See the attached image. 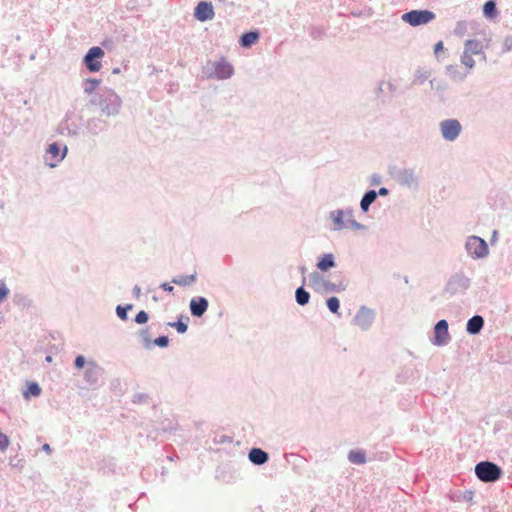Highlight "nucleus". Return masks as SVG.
I'll list each match as a JSON object with an SVG mask.
<instances>
[{
	"instance_id": "27",
	"label": "nucleus",
	"mask_w": 512,
	"mask_h": 512,
	"mask_svg": "<svg viewBox=\"0 0 512 512\" xmlns=\"http://www.w3.org/2000/svg\"><path fill=\"white\" fill-rule=\"evenodd\" d=\"M258 38L259 33L257 31L246 32L240 37V44L242 47H250Z\"/></svg>"
},
{
	"instance_id": "14",
	"label": "nucleus",
	"mask_w": 512,
	"mask_h": 512,
	"mask_svg": "<svg viewBox=\"0 0 512 512\" xmlns=\"http://www.w3.org/2000/svg\"><path fill=\"white\" fill-rule=\"evenodd\" d=\"M451 340L448 332V322L445 319L438 321L434 327L433 344L436 346H445Z\"/></svg>"
},
{
	"instance_id": "56",
	"label": "nucleus",
	"mask_w": 512,
	"mask_h": 512,
	"mask_svg": "<svg viewBox=\"0 0 512 512\" xmlns=\"http://www.w3.org/2000/svg\"><path fill=\"white\" fill-rule=\"evenodd\" d=\"M373 182H374V183H377V182H378V179L374 178V179H373Z\"/></svg>"
},
{
	"instance_id": "41",
	"label": "nucleus",
	"mask_w": 512,
	"mask_h": 512,
	"mask_svg": "<svg viewBox=\"0 0 512 512\" xmlns=\"http://www.w3.org/2000/svg\"><path fill=\"white\" fill-rule=\"evenodd\" d=\"M9 292L10 291L4 281L0 280V303L7 298Z\"/></svg>"
},
{
	"instance_id": "51",
	"label": "nucleus",
	"mask_w": 512,
	"mask_h": 512,
	"mask_svg": "<svg viewBox=\"0 0 512 512\" xmlns=\"http://www.w3.org/2000/svg\"><path fill=\"white\" fill-rule=\"evenodd\" d=\"M42 450L44 452H46L47 454H51L52 453V449H51L50 445L47 444V443L42 446Z\"/></svg>"
},
{
	"instance_id": "25",
	"label": "nucleus",
	"mask_w": 512,
	"mask_h": 512,
	"mask_svg": "<svg viewBox=\"0 0 512 512\" xmlns=\"http://www.w3.org/2000/svg\"><path fill=\"white\" fill-rule=\"evenodd\" d=\"M376 198H377V191H375V190L367 191L363 195V197L360 201V208H361L362 212H364V213L368 212L371 204L376 200Z\"/></svg>"
},
{
	"instance_id": "33",
	"label": "nucleus",
	"mask_w": 512,
	"mask_h": 512,
	"mask_svg": "<svg viewBox=\"0 0 512 512\" xmlns=\"http://www.w3.org/2000/svg\"><path fill=\"white\" fill-rule=\"evenodd\" d=\"M41 394L40 386L33 382L30 383L27 389L24 391L23 396L28 399L30 396L38 397Z\"/></svg>"
},
{
	"instance_id": "53",
	"label": "nucleus",
	"mask_w": 512,
	"mask_h": 512,
	"mask_svg": "<svg viewBox=\"0 0 512 512\" xmlns=\"http://www.w3.org/2000/svg\"><path fill=\"white\" fill-rule=\"evenodd\" d=\"M120 72V69L119 68H115L113 69V74H118Z\"/></svg>"
},
{
	"instance_id": "28",
	"label": "nucleus",
	"mask_w": 512,
	"mask_h": 512,
	"mask_svg": "<svg viewBox=\"0 0 512 512\" xmlns=\"http://www.w3.org/2000/svg\"><path fill=\"white\" fill-rule=\"evenodd\" d=\"M446 74L454 81H464L468 73L462 74L457 65L446 66Z\"/></svg>"
},
{
	"instance_id": "5",
	"label": "nucleus",
	"mask_w": 512,
	"mask_h": 512,
	"mask_svg": "<svg viewBox=\"0 0 512 512\" xmlns=\"http://www.w3.org/2000/svg\"><path fill=\"white\" fill-rule=\"evenodd\" d=\"M442 138L447 142H454L462 133V125L458 119L448 118L439 123Z\"/></svg>"
},
{
	"instance_id": "30",
	"label": "nucleus",
	"mask_w": 512,
	"mask_h": 512,
	"mask_svg": "<svg viewBox=\"0 0 512 512\" xmlns=\"http://www.w3.org/2000/svg\"><path fill=\"white\" fill-rule=\"evenodd\" d=\"M196 281V274L180 275L172 279V283L179 286H189Z\"/></svg>"
},
{
	"instance_id": "24",
	"label": "nucleus",
	"mask_w": 512,
	"mask_h": 512,
	"mask_svg": "<svg viewBox=\"0 0 512 512\" xmlns=\"http://www.w3.org/2000/svg\"><path fill=\"white\" fill-rule=\"evenodd\" d=\"M346 223L354 230H363L365 226L354 219V210L351 207L342 209Z\"/></svg>"
},
{
	"instance_id": "38",
	"label": "nucleus",
	"mask_w": 512,
	"mask_h": 512,
	"mask_svg": "<svg viewBox=\"0 0 512 512\" xmlns=\"http://www.w3.org/2000/svg\"><path fill=\"white\" fill-rule=\"evenodd\" d=\"M140 337L142 339L143 346L146 349H151L152 346H153V342L150 339L149 332H148L147 329H143V330L140 331Z\"/></svg>"
},
{
	"instance_id": "22",
	"label": "nucleus",
	"mask_w": 512,
	"mask_h": 512,
	"mask_svg": "<svg viewBox=\"0 0 512 512\" xmlns=\"http://www.w3.org/2000/svg\"><path fill=\"white\" fill-rule=\"evenodd\" d=\"M248 458L255 465H263L268 461L269 455L260 448H252L249 451Z\"/></svg>"
},
{
	"instance_id": "54",
	"label": "nucleus",
	"mask_w": 512,
	"mask_h": 512,
	"mask_svg": "<svg viewBox=\"0 0 512 512\" xmlns=\"http://www.w3.org/2000/svg\"><path fill=\"white\" fill-rule=\"evenodd\" d=\"M51 360H52V357H51V356H47V357H46V361H47V362H50Z\"/></svg>"
},
{
	"instance_id": "12",
	"label": "nucleus",
	"mask_w": 512,
	"mask_h": 512,
	"mask_svg": "<svg viewBox=\"0 0 512 512\" xmlns=\"http://www.w3.org/2000/svg\"><path fill=\"white\" fill-rule=\"evenodd\" d=\"M395 177L401 186L409 189H417L419 185L418 177L415 174V171L411 168H403L399 170Z\"/></svg>"
},
{
	"instance_id": "32",
	"label": "nucleus",
	"mask_w": 512,
	"mask_h": 512,
	"mask_svg": "<svg viewBox=\"0 0 512 512\" xmlns=\"http://www.w3.org/2000/svg\"><path fill=\"white\" fill-rule=\"evenodd\" d=\"M460 62L469 70H472L475 67V60L473 59V55L464 49L460 57Z\"/></svg>"
},
{
	"instance_id": "17",
	"label": "nucleus",
	"mask_w": 512,
	"mask_h": 512,
	"mask_svg": "<svg viewBox=\"0 0 512 512\" xmlns=\"http://www.w3.org/2000/svg\"><path fill=\"white\" fill-rule=\"evenodd\" d=\"M209 303L205 297L197 296L190 301V312L192 316L201 317L208 309Z\"/></svg>"
},
{
	"instance_id": "36",
	"label": "nucleus",
	"mask_w": 512,
	"mask_h": 512,
	"mask_svg": "<svg viewBox=\"0 0 512 512\" xmlns=\"http://www.w3.org/2000/svg\"><path fill=\"white\" fill-rule=\"evenodd\" d=\"M132 308V304H127L125 306L118 305L116 307V314L121 320L126 321L128 319L127 311L131 310Z\"/></svg>"
},
{
	"instance_id": "47",
	"label": "nucleus",
	"mask_w": 512,
	"mask_h": 512,
	"mask_svg": "<svg viewBox=\"0 0 512 512\" xmlns=\"http://www.w3.org/2000/svg\"><path fill=\"white\" fill-rule=\"evenodd\" d=\"M444 45L442 41H439L434 46V53L437 55L439 52L443 51Z\"/></svg>"
},
{
	"instance_id": "4",
	"label": "nucleus",
	"mask_w": 512,
	"mask_h": 512,
	"mask_svg": "<svg viewBox=\"0 0 512 512\" xmlns=\"http://www.w3.org/2000/svg\"><path fill=\"white\" fill-rule=\"evenodd\" d=\"M465 250L473 259H483L489 254V248L484 239L478 236H469L465 242Z\"/></svg>"
},
{
	"instance_id": "9",
	"label": "nucleus",
	"mask_w": 512,
	"mask_h": 512,
	"mask_svg": "<svg viewBox=\"0 0 512 512\" xmlns=\"http://www.w3.org/2000/svg\"><path fill=\"white\" fill-rule=\"evenodd\" d=\"M105 52L101 47L94 46L88 50L83 58V63L90 72H98L101 67V59L104 57Z\"/></svg>"
},
{
	"instance_id": "40",
	"label": "nucleus",
	"mask_w": 512,
	"mask_h": 512,
	"mask_svg": "<svg viewBox=\"0 0 512 512\" xmlns=\"http://www.w3.org/2000/svg\"><path fill=\"white\" fill-rule=\"evenodd\" d=\"M10 445L9 437L0 432V452H4Z\"/></svg>"
},
{
	"instance_id": "10",
	"label": "nucleus",
	"mask_w": 512,
	"mask_h": 512,
	"mask_svg": "<svg viewBox=\"0 0 512 512\" xmlns=\"http://www.w3.org/2000/svg\"><path fill=\"white\" fill-rule=\"evenodd\" d=\"M374 320H375L374 310H372L366 306H361L359 308V310L357 311V313L353 319V322L361 330L366 331L372 326Z\"/></svg>"
},
{
	"instance_id": "23",
	"label": "nucleus",
	"mask_w": 512,
	"mask_h": 512,
	"mask_svg": "<svg viewBox=\"0 0 512 512\" xmlns=\"http://www.w3.org/2000/svg\"><path fill=\"white\" fill-rule=\"evenodd\" d=\"M100 82H101L100 80L94 79V78H87V79L83 80L82 89H83L84 93L86 95L90 96V98H91L98 91Z\"/></svg>"
},
{
	"instance_id": "46",
	"label": "nucleus",
	"mask_w": 512,
	"mask_h": 512,
	"mask_svg": "<svg viewBox=\"0 0 512 512\" xmlns=\"http://www.w3.org/2000/svg\"><path fill=\"white\" fill-rule=\"evenodd\" d=\"M84 365H85V358H84V356H82V355L77 356L76 359H75V367L77 369H81V368H83Z\"/></svg>"
},
{
	"instance_id": "1",
	"label": "nucleus",
	"mask_w": 512,
	"mask_h": 512,
	"mask_svg": "<svg viewBox=\"0 0 512 512\" xmlns=\"http://www.w3.org/2000/svg\"><path fill=\"white\" fill-rule=\"evenodd\" d=\"M89 103L106 117L118 116L123 105L122 98L113 89L108 87L98 89L96 94L89 99Z\"/></svg>"
},
{
	"instance_id": "7",
	"label": "nucleus",
	"mask_w": 512,
	"mask_h": 512,
	"mask_svg": "<svg viewBox=\"0 0 512 512\" xmlns=\"http://www.w3.org/2000/svg\"><path fill=\"white\" fill-rule=\"evenodd\" d=\"M470 278L463 272L455 273L448 280L445 291L451 295L463 294L470 286Z\"/></svg>"
},
{
	"instance_id": "20",
	"label": "nucleus",
	"mask_w": 512,
	"mask_h": 512,
	"mask_svg": "<svg viewBox=\"0 0 512 512\" xmlns=\"http://www.w3.org/2000/svg\"><path fill=\"white\" fill-rule=\"evenodd\" d=\"M484 327V318L481 315H474L466 324V331L470 335H477Z\"/></svg>"
},
{
	"instance_id": "16",
	"label": "nucleus",
	"mask_w": 512,
	"mask_h": 512,
	"mask_svg": "<svg viewBox=\"0 0 512 512\" xmlns=\"http://www.w3.org/2000/svg\"><path fill=\"white\" fill-rule=\"evenodd\" d=\"M85 128L88 134L96 136L107 130L108 123L100 117H92L86 121Z\"/></svg>"
},
{
	"instance_id": "35",
	"label": "nucleus",
	"mask_w": 512,
	"mask_h": 512,
	"mask_svg": "<svg viewBox=\"0 0 512 512\" xmlns=\"http://www.w3.org/2000/svg\"><path fill=\"white\" fill-rule=\"evenodd\" d=\"M63 128L67 130V134L70 136H76L79 133V127L70 124V116L68 114L63 122Z\"/></svg>"
},
{
	"instance_id": "2",
	"label": "nucleus",
	"mask_w": 512,
	"mask_h": 512,
	"mask_svg": "<svg viewBox=\"0 0 512 512\" xmlns=\"http://www.w3.org/2000/svg\"><path fill=\"white\" fill-rule=\"evenodd\" d=\"M204 72L208 78L226 80L233 76L234 68L230 62L222 57L218 61L208 62Z\"/></svg>"
},
{
	"instance_id": "49",
	"label": "nucleus",
	"mask_w": 512,
	"mask_h": 512,
	"mask_svg": "<svg viewBox=\"0 0 512 512\" xmlns=\"http://www.w3.org/2000/svg\"><path fill=\"white\" fill-rule=\"evenodd\" d=\"M133 295L137 299L140 297V295H141V288H140V286H138V285L134 286V288H133Z\"/></svg>"
},
{
	"instance_id": "26",
	"label": "nucleus",
	"mask_w": 512,
	"mask_h": 512,
	"mask_svg": "<svg viewBox=\"0 0 512 512\" xmlns=\"http://www.w3.org/2000/svg\"><path fill=\"white\" fill-rule=\"evenodd\" d=\"M472 24H473V22H470L467 20L458 21L453 30V34L457 37L465 36L468 33V30L472 26Z\"/></svg>"
},
{
	"instance_id": "45",
	"label": "nucleus",
	"mask_w": 512,
	"mask_h": 512,
	"mask_svg": "<svg viewBox=\"0 0 512 512\" xmlns=\"http://www.w3.org/2000/svg\"><path fill=\"white\" fill-rule=\"evenodd\" d=\"M427 78H428V74H427L426 71H420V70L417 71L416 81L419 84H423L426 81Z\"/></svg>"
},
{
	"instance_id": "29",
	"label": "nucleus",
	"mask_w": 512,
	"mask_h": 512,
	"mask_svg": "<svg viewBox=\"0 0 512 512\" xmlns=\"http://www.w3.org/2000/svg\"><path fill=\"white\" fill-rule=\"evenodd\" d=\"M348 459L353 464L361 465L366 462V455L362 450H351L348 454Z\"/></svg>"
},
{
	"instance_id": "50",
	"label": "nucleus",
	"mask_w": 512,
	"mask_h": 512,
	"mask_svg": "<svg viewBox=\"0 0 512 512\" xmlns=\"http://www.w3.org/2000/svg\"><path fill=\"white\" fill-rule=\"evenodd\" d=\"M388 194H389V190L386 187H381L377 192V196L378 195L387 196Z\"/></svg>"
},
{
	"instance_id": "19",
	"label": "nucleus",
	"mask_w": 512,
	"mask_h": 512,
	"mask_svg": "<svg viewBox=\"0 0 512 512\" xmlns=\"http://www.w3.org/2000/svg\"><path fill=\"white\" fill-rule=\"evenodd\" d=\"M329 218L332 220V231H341L349 227L344 219V213H342V209H336L329 213Z\"/></svg>"
},
{
	"instance_id": "48",
	"label": "nucleus",
	"mask_w": 512,
	"mask_h": 512,
	"mask_svg": "<svg viewBox=\"0 0 512 512\" xmlns=\"http://www.w3.org/2000/svg\"><path fill=\"white\" fill-rule=\"evenodd\" d=\"M160 288L169 293H171L174 290L173 286L167 282L162 283L160 285Z\"/></svg>"
},
{
	"instance_id": "31",
	"label": "nucleus",
	"mask_w": 512,
	"mask_h": 512,
	"mask_svg": "<svg viewBox=\"0 0 512 512\" xmlns=\"http://www.w3.org/2000/svg\"><path fill=\"white\" fill-rule=\"evenodd\" d=\"M295 298L299 305L304 306L309 302L310 294L303 287H299L296 289Z\"/></svg>"
},
{
	"instance_id": "15",
	"label": "nucleus",
	"mask_w": 512,
	"mask_h": 512,
	"mask_svg": "<svg viewBox=\"0 0 512 512\" xmlns=\"http://www.w3.org/2000/svg\"><path fill=\"white\" fill-rule=\"evenodd\" d=\"M194 16L200 22L212 20L215 16L212 3L206 1L199 2L195 8Z\"/></svg>"
},
{
	"instance_id": "34",
	"label": "nucleus",
	"mask_w": 512,
	"mask_h": 512,
	"mask_svg": "<svg viewBox=\"0 0 512 512\" xmlns=\"http://www.w3.org/2000/svg\"><path fill=\"white\" fill-rule=\"evenodd\" d=\"M483 13L486 17L493 18L497 15L496 4L489 0L483 6Z\"/></svg>"
},
{
	"instance_id": "18",
	"label": "nucleus",
	"mask_w": 512,
	"mask_h": 512,
	"mask_svg": "<svg viewBox=\"0 0 512 512\" xmlns=\"http://www.w3.org/2000/svg\"><path fill=\"white\" fill-rule=\"evenodd\" d=\"M101 373V368L94 362L88 361L87 368L84 373V380L90 386L96 385Z\"/></svg>"
},
{
	"instance_id": "37",
	"label": "nucleus",
	"mask_w": 512,
	"mask_h": 512,
	"mask_svg": "<svg viewBox=\"0 0 512 512\" xmlns=\"http://www.w3.org/2000/svg\"><path fill=\"white\" fill-rule=\"evenodd\" d=\"M327 308L334 314L338 313L340 301L337 297H330L326 301Z\"/></svg>"
},
{
	"instance_id": "3",
	"label": "nucleus",
	"mask_w": 512,
	"mask_h": 512,
	"mask_svg": "<svg viewBox=\"0 0 512 512\" xmlns=\"http://www.w3.org/2000/svg\"><path fill=\"white\" fill-rule=\"evenodd\" d=\"M502 473V469L493 462L482 461L475 466V474L482 482H495L500 479Z\"/></svg>"
},
{
	"instance_id": "42",
	"label": "nucleus",
	"mask_w": 512,
	"mask_h": 512,
	"mask_svg": "<svg viewBox=\"0 0 512 512\" xmlns=\"http://www.w3.org/2000/svg\"><path fill=\"white\" fill-rule=\"evenodd\" d=\"M149 319L148 314L145 311H140L135 317V322L137 324H145Z\"/></svg>"
},
{
	"instance_id": "39",
	"label": "nucleus",
	"mask_w": 512,
	"mask_h": 512,
	"mask_svg": "<svg viewBox=\"0 0 512 512\" xmlns=\"http://www.w3.org/2000/svg\"><path fill=\"white\" fill-rule=\"evenodd\" d=\"M169 326L176 328L177 332L181 334L185 333L188 329L187 324L181 320H178L177 322H171L169 323Z\"/></svg>"
},
{
	"instance_id": "8",
	"label": "nucleus",
	"mask_w": 512,
	"mask_h": 512,
	"mask_svg": "<svg viewBox=\"0 0 512 512\" xmlns=\"http://www.w3.org/2000/svg\"><path fill=\"white\" fill-rule=\"evenodd\" d=\"M309 280L317 291L323 290L324 292L340 293L346 289L345 285L342 283H333L329 280H325L317 272L311 273Z\"/></svg>"
},
{
	"instance_id": "21",
	"label": "nucleus",
	"mask_w": 512,
	"mask_h": 512,
	"mask_svg": "<svg viewBox=\"0 0 512 512\" xmlns=\"http://www.w3.org/2000/svg\"><path fill=\"white\" fill-rule=\"evenodd\" d=\"M335 266V257L332 253L323 254L316 264L317 269H319L322 272H327L330 269L334 268Z\"/></svg>"
},
{
	"instance_id": "44",
	"label": "nucleus",
	"mask_w": 512,
	"mask_h": 512,
	"mask_svg": "<svg viewBox=\"0 0 512 512\" xmlns=\"http://www.w3.org/2000/svg\"><path fill=\"white\" fill-rule=\"evenodd\" d=\"M512 50V36H506L503 41V52H509Z\"/></svg>"
},
{
	"instance_id": "52",
	"label": "nucleus",
	"mask_w": 512,
	"mask_h": 512,
	"mask_svg": "<svg viewBox=\"0 0 512 512\" xmlns=\"http://www.w3.org/2000/svg\"><path fill=\"white\" fill-rule=\"evenodd\" d=\"M146 396L145 395H136L135 396V399H134V402H141L143 400V398H145Z\"/></svg>"
},
{
	"instance_id": "6",
	"label": "nucleus",
	"mask_w": 512,
	"mask_h": 512,
	"mask_svg": "<svg viewBox=\"0 0 512 512\" xmlns=\"http://www.w3.org/2000/svg\"><path fill=\"white\" fill-rule=\"evenodd\" d=\"M402 20L413 27L428 24L436 18L430 10H411L402 15Z\"/></svg>"
},
{
	"instance_id": "43",
	"label": "nucleus",
	"mask_w": 512,
	"mask_h": 512,
	"mask_svg": "<svg viewBox=\"0 0 512 512\" xmlns=\"http://www.w3.org/2000/svg\"><path fill=\"white\" fill-rule=\"evenodd\" d=\"M169 339L167 336H160L156 338L153 342V345H157L159 347H166L168 346Z\"/></svg>"
},
{
	"instance_id": "55",
	"label": "nucleus",
	"mask_w": 512,
	"mask_h": 512,
	"mask_svg": "<svg viewBox=\"0 0 512 512\" xmlns=\"http://www.w3.org/2000/svg\"><path fill=\"white\" fill-rule=\"evenodd\" d=\"M306 271L305 267H301V272L304 273Z\"/></svg>"
},
{
	"instance_id": "11",
	"label": "nucleus",
	"mask_w": 512,
	"mask_h": 512,
	"mask_svg": "<svg viewBox=\"0 0 512 512\" xmlns=\"http://www.w3.org/2000/svg\"><path fill=\"white\" fill-rule=\"evenodd\" d=\"M490 39L485 35L483 39H467L464 42V50L472 55H481L482 59L486 61V54L484 50L488 48Z\"/></svg>"
},
{
	"instance_id": "13",
	"label": "nucleus",
	"mask_w": 512,
	"mask_h": 512,
	"mask_svg": "<svg viewBox=\"0 0 512 512\" xmlns=\"http://www.w3.org/2000/svg\"><path fill=\"white\" fill-rule=\"evenodd\" d=\"M67 150V146H64L63 150L61 151L59 145L56 142L50 144L46 151L45 163L50 167H55L64 159Z\"/></svg>"
}]
</instances>
